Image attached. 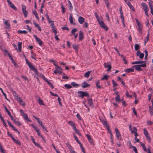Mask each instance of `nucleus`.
I'll return each instance as SVG.
<instances>
[{"instance_id": "obj_23", "label": "nucleus", "mask_w": 153, "mask_h": 153, "mask_svg": "<svg viewBox=\"0 0 153 153\" xmlns=\"http://www.w3.org/2000/svg\"><path fill=\"white\" fill-rule=\"evenodd\" d=\"M152 107L151 106L149 107L150 114L151 116L153 115V105H152Z\"/></svg>"}, {"instance_id": "obj_58", "label": "nucleus", "mask_w": 153, "mask_h": 153, "mask_svg": "<svg viewBox=\"0 0 153 153\" xmlns=\"http://www.w3.org/2000/svg\"><path fill=\"white\" fill-rule=\"evenodd\" d=\"M62 29L64 30H67L68 31L69 30V28L67 27H64L61 28Z\"/></svg>"}, {"instance_id": "obj_8", "label": "nucleus", "mask_w": 153, "mask_h": 153, "mask_svg": "<svg viewBox=\"0 0 153 153\" xmlns=\"http://www.w3.org/2000/svg\"><path fill=\"white\" fill-rule=\"evenodd\" d=\"M86 136L88 139V140L89 143H90L91 144H93V139L91 137V136H90L89 134H87L86 135Z\"/></svg>"}, {"instance_id": "obj_19", "label": "nucleus", "mask_w": 153, "mask_h": 153, "mask_svg": "<svg viewBox=\"0 0 153 153\" xmlns=\"http://www.w3.org/2000/svg\"><path fill=\"white\" fill-rule=\"evenodd\" d=\"M134 69L133 68H128L124 70V71L127 73H130L134 71Z\"/></svg>"}, {"instance_id": "obj_42", "label": "nucleus", "mask_w": 153, "mask_h": 153, "mask_svg": "<svg viewBox=\"0 0 153 153\" xmlns=\"http://www.w3.org/2000/svg\"><path fill=\"white\" fill-rule=\"evenodd\" d=\"M36 41L38 42V43L40 45L42 46V45L43 44V42L40 39H39L37 40Z\"/></svg>"}, {"instance_id": "obj_18", "label": "nucleus", "mask_w": 153, "mask_h": 153, "mask_svg": "<svg viewBox=\"0 0 153 153\" xmlns=\"http://www.w3.org/2000/svg\"><path fill=\"white\" fill-rule=\"evenodd\" d=\"M104 67L105 68H108L107 71H110L111 68V66L110 65H107L106 63H104Z\"/></svg>"}, {"instance_id": "obj_39", "label": "nucleus", "mask_w": 153, "mask_h": 153, "mask_svg": "<svg viewBox=\"0 0 153 153\" xmlns=\"http://www.w3.org/2000/svg\"><path fill=\"white\" fill-rule=\"evenodd\" d=\"M78 30L76 28L73 29L71 31V33L72 34L75 35V33Z\"/></svg>"}, {"instance_id": "obj_59", "label": "nucleus", "mask_w": 153, "mask_h": 153, "mask_svg": "<svg viewBox=\"0 0 153 153\" xmlns=\"http://www.w3.org/2000/svg\"><path fill=\"white\" fill-rule=\"evenodd\" d=\"M139 56L140 58L141 59H143L144 56V54L143 53H141Z\"/></svg>"}, {"instance_id": "obj_49", "label": "nucleus", "mask_w": 153, "mask_h": 153, "mask_svg": "<svg viewBox=\"0 0 153 153\" xmlns=\"http://www.w3.org/2000/svg\"><path fill=\"white\" fill-rule=\"evenodd\" d=\"M34 144L35 145V146H37V147H38L40 148L41 149H42V146H41L39 143H38L36 142Z\"/></svg>"}, {"instance_id": "obj_45", "label": "nucleus", "mask_w": 153, "mask_h": 153, "mask_svg": "<svg viewBox=\"0 0 153 153\" xmlns=\"http://www.w3.org/2000/svg\"><path fill=\"white\" fill-rule=\"evenodd\" d=\"M0 90H1L2 93H3V95H4L5 98L6 99L8 100V99L7 98V97L6 96V94L4 92L3 89L2 88H0Z\"/></svg>"}, {"instance_id": "obj_62", "label": "nucleus", "mask_w": 153, "mask_h": 153, "mask_svg": "<svg viewBox=\"0 0 153 153\" xmlns=\"http://www.w3.org/2000/svg\"><path fill=\"white\" fill-rule=\"evenodd\" d=\"M105 16L106 17V18L108 20V21H110V19L109 16V15L108 13H106L105 15Z\"/></svg>"}, {"instance_id": "obj_27", "label": "nucleus", "mask_w": 153, "mask_h": 153, "mask_svg": "<svg viewBox=\"0 0 153 153\" xmlns=\"http://www.w3.org/2000/svg\"><path fill=\"white\" fill-rule=\"evenodd\" d=\"M140 145L142 146L144 150L145 151H147V149H146V147L145 144L141 142L140 143Z\"/></svg>"}, {"instance_id": "obj_5", "label": "nucleus", "mask_w": 153, "mask_h": 153, "mask_svg": "<svg viewBox=\"0 0 153 153\" xmlns=\"http://www.w3.org/2000/svg\"><path fill=\"white\" fill-rule=\"evenodd\" d=\"M22 13L25 17H27V12L26 10V7L23 4L22 5Z\"/></svg>"}, {"instance_id": "obj_43", "label": "nucleus", "mask_w": 153, "mask_h": 153, "mask_svg": "<svg viewBox=\"0 0 153 153\" xmlns=\"http://www.w3.org/2000/svg\"><path fill=\"white\" fill-rule=\"evenodd\" d=\"M144 134L145 136H148L149 134L148 131L146 128H144L143 129Z\"/></svg>"}, {"instance_id": "obj_4", "label": "nucleus", "mask_w": 153, "mask_h": 153, "mask_svg": "<svg viewBox=\"0 0 153 153\" xmlns=\"http://www.w3.org/2000/svg\"><path fill=\"white\" fill-rule=\"evenodd\" d=\"M98 21L101 27L103 28L106 31H107L108 30V27L105 26V23L103 22L100 21V20H99Z\"/></svg>"}, {"instance_id": "obj_33", "label": "nucleus", "mask_w": 153, "mask_h": 153, "mask_svg": "<svg viewBox=\"0 0 153 153\" xmlns=\"http://www.w3.org/2000/svg\"><path fill=\"white\" fill-rule=\"evenodd\" d=\"M71 85L73 87H78L79 86L78 84L74 82H72L71 83Z\"/></svg>"}, {"instance_id": "obj_6", "label": "nucleus", "mask_w": 153, "mask_h": 153, "mask_svg": "<svg viewBox=\"0 0 153 153\" xmlns=\"http://www.w3.org/2000/svg\"><path fill=\"white\" fill-rule=\"evenodd\" d=\"M7 1L8 2L9 5L13 8V10H17V9L16 7L15 6V5L11 2V1L10 0H7Z\"/></svg>"}, {"instance_id": "obj_15", "label": "nucleus", "mask_w": 153, "mask_h": 153, "mask_svg": "<svg viewBox=\"0 0 153 153\" xmlns=\"http://www.w3.org/2000/svg\"><path fill=\"white\" fill-rule=\"evenodd\" d=\"M126 3L127 4V5L129 6V7H130V8L131 9V10H132L133 11H135V10L134 8V7L129 2V1L126 2Z\"/></svg>"}, {"instance_id": "obj_30", "label": "nucleus", "mask_w": 153, "mask_h": 153, "mask_svg": "<svg viewBox=\"0 0 153 153\" xmlns=\"http://www.w3.org/2000/svg\"><path fill=\"white\" fill-rule=\"evenodd\" d=\"M13 94L15 93L16 95H17L16 96H15V97H16V99L17 100V101L19 102L22 100L20 97H18V95L16 94V93L15 91H14L13 92Z\"/></svg>"}, {"instance_id": "obj_64", "label": "nucleus", "mask_w": 153, "mask_h": 153, "mask_svg": "<svg viewBox=\"0 0 153 153\" xmlns=\"http://www.w3.org/2000/svg\"><path fill=\"white\" fill-rule=\"evenodd\" d=\"M146 136L147 138V139L149 141V142H150L151 141V138L149 134H148V136Z\"/></svg>"}, {"instance_id": "obj_61", "label": "nucleus", "mask_w": 153, "mask_h": 153, "mask_svg": "<svg viewBox=\"0 0 153 153\" xmlns=\"http://www.w3.org/2000/svg\"><path fill=\"white\" fill-rule=\"evenodd\" d=\"M7 134L9 137H10L12 139L14 137L12 136V134H10L9 132H7Z\"/></svg>"}, {"instance_id": "obj_24", "label": "nucleus", "mask_w": 153, "mask_h": 153, "mask_svg": "<svg viewBox=\"0 0 153 153\" xmlns=\"http://www.w3.org/2000/svg\"><path fill=\"white\" fill-rule=\"evenodd\" d=\"M88 104L90 106L92 107L93 106L92 101V99L91 98H89L88 99Z\"/></svg>"}, {"instance_id": "obj_25", "label": "nucleus", "mask_w": 153, "mask_h": 153, "mask_svg": "<svg viewBox=\"0 0 153 153\" xmlns=\"http://www.w3.org/2000/svg\"><path fill=\"white\" fill-rule=\"evenodd\" d=\"M91 72V71H88L84 74V76L86 78H88L90 75V74Z\"/></svg>"}, {"instance_id": "obj_41", "label": "nucleus", "mask_w": 153, "mask_h": 153, "mask_svg": "<svg viewBox=\"0 0 153 153\" xmlns=\"http://www.w3.org/2000/svg\"><path fill=\"white\" fill-rule=\"evenodd\" d=\"M141 5L143 6V7L144 8V9H147L148 8V7L147 5L144 3L143 2L141 3Z\"/></svg>"}, {"instance_id": "obj_48", "label": "nucleus", "mask_w": 153, "mask_h": 153, "mask_svg": "<svg viewBox=\"0 0 153 153\" xmlns=\"http://www.w3.org/2000/svg\"><path fill=\"white\" fill-rule=\"evenodd\" d=\"M131 147L132 148H133V150L134 151V152H135V153H138L137 152V148H136V147L134 146H131Z\"/></svg>"}, {"instance_id": "obj_36", "label": "nucleus", "mask_w": 153, "mask_h": 153, "mask_svg": "<svg viewBox=\"0 0 153 153\" xmlns=\"http://www.w3.org/2000/svg\"><path fill=\"white\" fill-rule=\"evenodd\" d=\"M64 86L68 89H70L72 88V86L69 84H65Z\"/></svg>"}, {"instance_id": "obj_2", "label": "nucleus", "mask_w": 153, "mask_h": 153, "mask_svg": "<svg viewBox=\"0 0 153 153\" xmlns=\"http://www.w3.org/2000/svg\"><path fill=\"white\" fill-rule=\"evenodd\" d=\"M78 97L83 98L84 97H89V94L85 91H78L77 92Z\"/></svg>"}, {"instance_id": "obj_17", "label": "nucleus", "mask_w": 153, "mask_h": 153, "mask_svg": "<svg viewBox=\"0 0 153 153\" xmlns=\"http://www.w3.org/2000/svg\"><path fill=\"white\" fill-rule=\"evenodd\" d=\"M33 24L34 25L35 27L37 28L40 31H41L42 30V29L39 26V25L35 22L34 21H33Z\"/></svg>"}, {"instance_id": "obj_29", "label": "nucleus", "mask_w": 153, "mask_h": 153, "mask_svg": "<svg viewBox=\"0 0 153 153\" xmlns=\"http://www.w3.org/2000/svg\"><path fill=\"white\" fill-rule=\"evenodd\" d=\"M116 102H120V95H118L115 98Z\"/></svg>"}, {"instance_id": "obj_63", "label": "nucleus", "mask_w": 153, "mask_h": 153, "mask_svg": "<svg viewBox=\"0 0 153 153\" xmlns=\"http://www.w3.org/2000/svg\"><path fill=\"white\" fill-rule=\"evenodd\" d=\"M68 123L71 126H73L74 125H75L73 122L71 121H70Z\"/></svg>"}, {"instance_id": "obj_34", "label": "nucleus", "mask_w": 153, "mask_h": 153, "mask_svg": "<svg viewBox=\"0 0 153 153\" xmlns=\"http://www.w3.org/2000/svg\"><path fill=\"white\" fill-rule=\"evenodd\" d=\"M140 46L137 44H135L134 46V48L135 51H137L140 48Z\"/></svg>"}, {"instance_id": "obj_46", "label": "nucleus", "mask_w": 153, "mask_h": 153, "mask_svg": "<svg viewBox=\"0 0 153 153\" xmlns=\"http://www.w3.org/2000/svg\"><path fill=\"white\" fill-rule=\"evenodd\" d=\"M103 124L104 126H106V128H108L109 127V126L108 125V124L107 123L106 121H104L103 122Z\"/></svg>"}, {"instance_id": "obj_40", "label": "nucleus", "mask_w": 153, "mask_h": 153, "mask_svg": "<svg viewBox=\"0 0 153 153\" xmlns=\"http://www.w3.org/2000/svg\"><path fill=\"white\" fill-rule=\"evenodd\" d=\"M135 20L136 21L137 24L138 26L141 25V23L139 21L138 19L137 18H135Z\"/></svg>"}, {"instance_id": "obj_31", "label": "nucleus", "mask_w": 153, "mask_h": 153, "mask_svg": "<svg viewBox=\"0 0 153 153\" xmlns=\"http://www.w3.org/2000/svg\"><path fill=\"white\" fill-rule=\"evenodd\" d=\"M17 32L18 33H24V34H26L27 33V31L25 30H19Z\"/></svg>"}, {"instance_id": "obj_20", "label": "nucleus", "mask_w": 153, "mask_h": 153, "mask_svg": "<svg viewBox=\"0 0 153 153\" xmlns=\"http://www.w3.org/2000/svg\"><path fill=\"white\" fill-rule=\"evenodd\" d=\"M22 42H19L18 43V51L19 52H20L21 51V50H22Z\"/></svg>"}, {"instance_id": "obj_7", "label": "nucleus", "mask_w": 153, "mask_h": 153, "mask_svg": "<svg viewBox=\"0 0 153 153\" xmlns=\"http://www.w3.org/2000/svg\"><path fill=\"white\" fill-rule=\"evenodd\" d=\"M59 68V70H58V68H56L55 70L53 72L55 74H57L58 73H59V74H61L62 73L63 69L61 68L60 67V68Z\"/></svg>"}, {"instance_id": "obj_28", "label": "nucleus", "mask_w": 153, "mask_h": 153, "mask_svg": "<svg viewBox=\"0 0 153 153\" xmlns=\"http://www.w3.org/2000/svg\"><path fill=\"white\" fill-rule=\"evenodd\" d=\"M69 21L71 24H73L75 25V24L73 23V18L71 15H70L69 16Z\"/></svg>"}, {"instance_id": "obj_10", "label": "nucleus", "mask_w": 153, "mask_h": 153, "mask_svg": "<svg viewBox=\"0 0 153 153\" xmlns=\"http://www.w3.org/2000/svg\"><path fill=\"white\" fill-rule=\"evenodd\" d=\"M132 67L134 68H135V69L136 70L139 71H142L143 70L141 68V67H140L139 65H133L132 66Z\"/></svg>"}, {"instance_id": "obj_51", "label": "nucleus", "mask_w": 153, "mask_h": 153, "mask_svg": "<svg viewBox=\"0 0 153 153\" xmlns=\"http://www.w3.org/2000/svg\"><path fill=\"white\" fill-rule=\"evenodd\" d=\"M112 82L113 84V87H115L118 85L117 83L115 82V81L114 80H112Z\"/></svg>"}, {"instance_id": "obj_1", "label": "nucleus", "mask_w": 153, "mask_h": 153, "mask_svg": "<svg viewBox=\"0 0 153 153\" xmlns=\"http://www.w3.org/2000/svg\"><path fill=\"white\" fill-rule=\"evenodd\" d=\"M25 60L28 66L31 70H32L35 72L36 75L38 74L37 71L35 68V67L32 65H31V63L29 62L27 58L25 59Z\"/></svg>"}, {"instance_id": "obj_21", "label": "nucleus", "mask_w": 153, "mask_h": 153, "mask_svg": "<svg viewBox=\"0 0 153 153\" xmlns=\"http://www.w3.org/2000/svg\"><path fill=\"white\" fill-rule=\"evenodd\" d=\"M100 82L99 80H97L96 82V85L97 88L100 89L102 88L101 86L99 85L100 84Z\"/></svg>"}, {"instance_id": "obj_32", "label": "nucleus", "mask_w": 153, "mask_h": 153, "mask_svg": "<svg viewBox=\"0 0 153 153\" xmlns=\"http://www.w3.org/2000/svg\"><path fill=\"white\" fill-rule=\"evenodd\" d=\"M119 10L120 11V16L121 18L123 17H124L123 16V12L122 11V7L121 6L119 9Z\"/></svg>"}, {"instance_id": "obj_38", "label": "nucleus", "mask_w": 153, "mask_h": 153, "mask_svg": "<svg viewBox=\"0 0 153 153\" xmlns=\"http://www.w3.org/2000/svg\"><path fill=\"white\" fill-rule=\"evenodd\" d=\"M66 145L67 146L69 150H71V149H73V147L71 146L69 143H66Z\"/></svg>"}, {"instance_id": "obj_47", "label": "nucleus", "mask_w": 153, "mask_h": 153, "mask_svg": "<svg viewBox=\"0 0 153 153\" xmlns=\"http://www.w3.org/2000/svg\"><path fill=\"white\" fill-rule=\"evenodd\" d=\"M73 7L72 4H68V9L71 12L73 10Z\"/></svg>"}, {"instance_id": "obj_22", "label": "nucleus", "mask_w": 153, "mask_h": 153, "mask_svg": "<svg viewBox=\"0 0 153 153\" xmlns=\"http://www.w3.org/2000/svg\"><path fill=\"white\" fill-rule=\"evenodd\" d=\"M13 141L16 143V144L20 146L21 145V143L20 142L17 140H16L14 138H13L12 139Z\"/></svg>"}, {"instance_id": "obj_54", "label": "nucleus", "mask_w": 153, "mask_h": 153, "mask_svg": "<svg viewBox=\"0 0 153 153\" xmlns=\"http://www.w3.org/2000/svg\"><path fill=\"white\" fill-rule=\"evenodd\" d=\"M149 7L151 9V13L153 15V6L152 5L149 6Z\"/></svg>"}, {"instance_id": "obj_11", "label": "nucleus", "mask_w": 153, "mask_h": 153, "mask_svg": "<svg viewBox=\"0 0 153 153\" xmlns=\"http://www.w3.org/2000/svg\"><path fill=\"white\" fill-rule=\"evenodd\" d=\"M90 84L87 83L85 82L84 81L82 84L81 86L82 88H85L89 87Z\"/></svg>"}, {"instance_id": "obj_57", "label": "nucleus", "mask_w": 153, "mask_h": 153, "mask_svg": "<svg viewBox=\"0 0 153 153\" xmlns=\"http://www.w3.org/2000/svg\"><path fill=\"white\" fill-rule=\"evenodd\" d=\"M126 95L127 97H129L130 98H132V95H130L128 94V91H127L126 92Z\"/></svg>"}, {"instance_id": "obj_60", "label": "nucleus", "mask_w": 153, "mask_h": 153, "mask_svg": "<svg viewBox=\"0 0 153 153\" xmlns=\"http://www.w3.org/2000/svg\"><path fill=\"white\" fill-rule=\"evenodd\" d=\"M132 110H133V112L134 113V114L136 116H137V114L135 111V108L134 107H133L132 108Z\"/></svg>"}, {"instance_id": "obj_35", "label": "nucleus", "mask_w": 153, "mask_h": 153, "mask_svg": "<svg viewBox=\"0 0 153 153\" xmlns=\"http://www.w3.org/2000/svg\"><path fill=\"white\" fill-rule=\"evenodd\" d=\"M142 25L138 26V30L140 34H142Z\"/></svg>"}, {"instance_id": "obj_37", "label": "nucleus", "mask_w": 153, "mask_h": 153, "mask_svg": "<svg viewBox=\"0 0 153 153\" xmlns=\"http://www.w3.org/2000/svg\"><path fill=\"white\" fill-rule=\"evenodd\" d=\"M38 102L40 105H42L45 106V105L44 104L42 100L40 98H39L38 100Z\"/></svg>"}, {"instance_id": "obj_55", "label": "nucleus", "mask_w": 153, "mask_h": 153, "mask_svg": "<svg viewBox=\"0 0 153 153\" xmlns=\"http://www.w3.org/2000/svg\"><path fill=\"white\" fill-rule=\"evenodd\" d=\"M133 130L131 131V133H135L137 132V129L136 127H134L133 128Z\"/></svg>"}, {"instance_id": "obj_16", "label": "nucleus", "mask_w": 153, "mask_h": 153, "mask_svg": "<svg viewBox=\"0 0 153 153\" xmlns=\"http://www.w3.org/2000/svg\"><path fill=\"white\" fill-rule=\"evenodd\" d=\"M149 30H148V34H147V36H146L145 37V39L144 40L145 45L146 43L148 42V41L149 40Z\"/></svg>"}, {"instance_id": "obj_44", "label": "nucleus", "mask_w": 153, "mask_h": 153, "mask_svg": "<svg viewBox=\"0 0 153 153\" xmlns=\"http://www.w3.org/2000/svg\"><path fill=\"white\" fill-rule=\"evenodd\" d=\"M144 53L145 54V59L146 60H147V57L148 56V51H147L145 49V50L144 51Z\"/></svg>"}, {"instance_id": "obj_9", "label": "nucleus", "mask_w": 153, "mask_h": 153, "mask_svg": "<svg viewBox=\"0 0 153 153\" xmlns=\"http://www.w3.org/2000/svg\"><path fill=\"white\" fill-rule=\"evenodd\" d=\"M72 46L73 48L75 50V51L77 53L78 51L79 48V45H75L74 44H72Z\"/></svg>"}, {"instance_id": "obj_12", "label": "nucleus", "mask_w": 153, "mask_h": 153, "mask_svg": "<svg viewBox=\"0 0 153 153\" xmlns=\"http://www.w3.org/2000/svg\"><path fill=\"white\" fill-rule=\"evenodd\" d=\"M84 35L83 32L80 30L79 31V39L80 41L82 40L83 38Z\"/></svg>"}, {"instance_id": "obj_50", "label": "nucleus", "mask_w": 153, "mask_h": 153, "mask_svg": "<svg viewBox=\"0 0 153 153\" xmlns=\"http://www.w3.org/2000/svg\"><path fill=\"white\" fill-rule=\"evenodd\" d=\"M61 7L62 9V13H65V8L64 7L63 5L62 4H61Z\"/></svg>"}, {"instance_id": "obj_3", "label": "nucleus", "mask_w": 153, "mask_h": 153, "mask_svg": "<svg viewBox=\"0 0 153 153\" xmlns=\"http://www.w3.org/2000/svg\"><path fill=\"white\" fill-rule=\"evenodd\" d=\"M115 131L117 139L118 140H121L122 139L121 136L118 129L115 128Z\"/></svg>"}, {"instance_id": "obj_53", "label": "nucleus", "mask_w": 153, "mask_h": 153, "mask_svg": "<svg viewBox=\"0 0 153 153\" xmlns=\"http://www.w3.org/2000/svg\"><path fill=\"white\" fill-rule=\"evenodd\" d=\"M147 123L148 125L151 126L153 124V122L148 120L147 121Z\"/></svg>"}, {"instance_id": "obj_26", "label": "nucleus", "mask_w": 153, "mask_h": 153, "mask_svg": "<svg viewBox=\"0 0 153 153\" xmlns=\"http://www.w3.org/2000/svg\"><path fill=\"white\" fill-rule=\"evenodd\" d=\"M109 77V76H108L107 75H104L103 76V77H102V78H101V80H107Z\"/></svg>"}, {"instance_id": "obj_52", "label": "nucleus", "mask_w": 153, "mask_h": 153, "mask_svg": "<svg viewBox=\"0 0 153 153\" xmlns=\"http://www.w3.org/2000/svg\"><path fill=\"white\" fill-rule=\"evenodd\" d=\"M4 108L5 110L6 111L8 115H10L11 114L10 112L8 110L7 108L6 107H5Z\"/></svg>"}, {"instance_id": "obj_56", "label": "nucleus", "mask_w": 153, "mask_h": 153, "mask_svg": "<svg viewBox=\"0 0 153 153\" xmlns=\"http://www.w3.org/2000/svg\"><path fill=\"white\" fill-rule=\"evenodd\" d=\"M25 120L27 122H31V120L29 119V118L28 117L27 115L24 118Z\"/></svg>"}, {"instance_id": "obj_13", "label": "nucleus", "mask_w": 153, "mask_h": 153, "mask_svg": "<svg viewBox=\"0 0 153 153\" xmlns=\"http://www.w3.org/2000/svg\"><path fill=\"white\" fill-rule=\"evenodd\" d=\"M85 19L83 17L80 16L79 17L78 21L80 24H83L85 22Z\"/></svg>"}, {"instance_id": "obj_14", "label": "nucleus", "mask_w": 153, "mask_h": 153, "mask_svg": "<svg viewBox=\"0 0 153 153\" xmlns=\"http://www.w3.org/2000/svg\"><path fill=\"white\" fill-rule=\"evenodd\" d=\"M8 22V20H6L4 22V24L6 26L5 28L6 29H9L10 27V25Z\"/></svg>"}]
</instances>
